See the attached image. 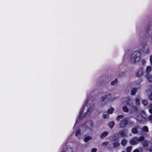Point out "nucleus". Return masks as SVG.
<instances>
[{"mask_svg":"<svg viewBox=\"0 0 152 152\" xmlns=\"http://www.w3.org/2000/svg\"><path fill=\"white\" fill-rule=\"evenodd\" d=\"M140 56L141 50H139L135 51L133 53L129 55L128 59L130 62L133 63H136L140 60Z\"/></svg>","mask_w":152,"mask_h":152,"instance_id":"nucleus-1","label":"nucleus"},{"mask_svg":"<svg viewBox=\"0 0 152 152\" xmlns=\"http://www.w3.org/2000/svg\"><path fill=\"white\" fill-rule=\"evenodd\" d=\"M127 134V132L124 129H123L115 134L113 138L115 140H116L121 137H123L126 136Z\"/></svg>","mask_w":152,"mask_h":152,"instance_id":"nucleus-2","label":"nucleus"},{"mask_svg":"<svg viewBox=\"0 0 152 152\" xmlns=\"http://www.w3.org/2000/svg\"><path fill=\"white\" fill-rule=\"evenodd\" d=\"M152 70V68L150 66H148L146 67V74L145 77L148 81L152 82V76H151L149 73L151 72Z\"/></svg>","mask_w":152,"mask_h":152,"instance_id":"nucleus-3","label":"nucleus"},{"mask_svg":"<svg viewBox=\"0 0 152 152\" xmlns=\"http://www.w3.org/2000/svg\"><path fill=\"white\" fill-rule=\"evenodd\" d=\"M106 99H108L110 101H112L115 99V98L112 96L110 94H108L102 96L100 98V101L103 102Z\"/></svg>","mask_w":152,"mask_h":152,"instance_id":"nucleus-4","label":"nucleus"},{"mask_svg":"<svg viewBox=\"0 0 152 152\" xmlns=\"http://www.w3.org/2000/svg\"><path fill=\"white\" fill-rule=\"evenodd\" d=\"M129 121V119L128 118H123L121 122L119 124L120 128H124L128 124Z\"/></svg>","mask_w":152,"mask_h":152,"instance_id":"nucleus-5","label":"nucleus"},{"mask_svg":"<svg viewBox=\"0 0 152 152\" xmlns=\"http://www.w3.org/2000/svg\"><path fill=\"white\" fill-rule=\"evenodd\" d=\"M130 143L131 144L134 145L137 144L139 142L138 138L135 137L132 138L130 141Z\"/></svg>","mask_w":152,"mask_h":152,"instance_id":"nucleus-6","label":"nucleus"},{"mask_svg":"<svg viewBox=\"0 0 152 152\" xmlns=\"http://www.w3.org/2000/svg\"><path fill=\"white\" fill-rule=\"evenodd\" d=\"M143 69L142 68H139L136 73V76L138 77L141 76L143 75Z\"/></svg>","mask_w":152,"mask_h":152,"instance_id":"nucleus-7","label":"nucleus"},{"mask_svg":"<svg viewBox=\"0 0 152 152\" xmlns=\"http://www.w3.org/2000/svg\"><path fill=\"white\" fill-rule=\"evenodd\" d=\"M150 144V142H148L147 140H145L143 142V145L144 148L145 150H148V146Z\"/></svg>","mask_w":152,"mask_h":152,"instance_id":"nucleus-8","label":"nucleus"},{"mask_svg":"<svg viewBox=\"0 0 152 152\" xmlns=\"http://www.w3.org/2000/svg\"><path fill=\"white\" fill-rule=\"evenodd\" d=\"M141 128L139 126H137L136 128H134L132 129V132L134 134H137V130Z\"/></svg>","mask_w":152,"mask_h":152,"instance_id":"nucleus-9","label":"nucleus"},{"mask_svg":"<svg viewBox=\"0 0 152 152\" xmlns=\"http://www.w3.org/2000/svg\"><path fill=\"white\" fill-rule=\"evenodd\" d=\"M128 99V98H127L126 97H123L121 99V102L122 103L126 104L127 101V100Z\"/></svg>","mask_w":152,"mask_h":152,"instance_id":"nucleus-10","label":"nucleus"},{"mask_svg":"<svg viewBox=\"0 0 152 152\" xmlns=\"http://www.w3.org/2000/svg\"><path fill=\"white\" fill-rule=\"evenodd\" d=\"M108 132H104L101 135L100 137L101 139L104 138L107 135Z\"/></svg>","mask_w":152,"mask_h":152,"instance_id":"nucleus-11","label":"nucleus"},{"mask_svg":"<svg viewBox=\"0 0 152 152\" xmlns=\"http://www.w3.org/2000/svg\"><path fill=\"white\" fill-rule=\"evenodd\" d=\"M92 137L91 136H88L86 137L84 140V141L85 142H87L88 140H91V139Z\"/></svg>","mask_w":152,"mask_h":152,"instance_id":"nucleus-12","label":"nucleus"},{"mask_svg":"<svg viewBox=\"0 0 152 152\" xmlns=\"http://www.w3.org/2000/svg\"><path fill=\"white\" fill-rule=\"evenodd\" d=\"M142 132H148V128L147 126H144L142 128Z\"/></svg>","mask_w":152,"mask_h":152,"instance_id":"nucleus-13","label":"nucleus"},{"mask_svg":"<svg viewBox=\"0 0 152 152\" xmlns=\"http://www.w3.org/2000/svg\"><path fill=\"white\" fill-rule=\"evenodd\" d=\"M120 145L119 143L117 141L114 143L113 144V147L114 148H116Z\"/></svg>","mask_w":152,"mask_h":152,"instance_id":"nucleus-14","label":"nucleus"},{"mask_svg":"<svg viewBox=\"0 0 152 152\" xmlns=\"http://www.w3.org/2000/svg\"><path fill=\"white\" fill-rule=\"evenodd\" d=\"M86 104H85V105H83L82 109H81V110H80V115H79V118H80L81 117V116H82V113L83 111V110H84V106H85V105H86Z\"/></svg>","mask_w":152,"mask_h":152,"instance_id":"nucleus-15","label":"nucleus"},{"mask_svg":"<svg viewBox=\"0 0 152 152\" xmlns=\"http://www.w3.org/2000/svg\"><path fill=\"white\" fill-rule=\"evenodd\" d=\"M137 91V89L136 88H133L131 91V94L132 95H134L135 94Z\"/></svg>","mask_w":152,"mask_h":152,"instance_id":"nucleus-16","label":"nucleus"},{"mask_svg":"<svg viewBox=\"0 0 152 152\" xmlns=\"http://www.w3.org/2000/svg\"><path fill=\"white\" fill-rule=\"evenodd\" d=\"M126 104L129 105H132V102L129 98H128V99L127 100Z\"/></svg>","mask_w":152,"mask_h":152,"instance_id":"nucleus-17","label":"nucleus"},{"mask_svg":"<svg viewBox=\"0 0 152 152\" xmlns=\"http://www.w3.org/2000/svg\"><path fill=\"white\" fill-rule=\"evenodd\" d=\"M127 142V140L125 139H123L122 140L121 142V144L123 145L124 146L126 144Z\"/></svg>","mask_w":152,"mask_h":152,"instance_id":"nucleus-18","label":"nucleus"},{"mask_svg":"<svg viewBox=\"0 0 152 152\" xmlns=\"http://www.w3.org/2000/svg\"><path fill=\"white\" fill-rule=\"evenodd\" d=\"M115 125V123L113 121H111L110 122L109 124V126L111 128H112L113 126Z\"/></svg>","mask_w":152,"mask_h":152,"instance_id":"nucleus-19","label":"nucleus"},{"mask_svg":"<svg viewBox=\"0 0 152 152\" xmlns=\"http://www.w3.org/2000/svg\"><path fill=\"white\" fill-rule=\"evenodd\" d=\"M122 109L125 112H127L129 111V109L126 106H124L123 107Z\"/></svg>","mask_w":152,"mask_h":152,"instance_id":"nucleus-20","label":"nucleus"},{"mask_svg":"<svg viewBox=\"0 0 152 152\" xmlns=\"http://www.w3.org/2000/svg\"><path fill=\"white\" fill-rule=\"evenodd\" d=\"M103 116L104 118H108L109 116V114L107 113H103Z\"/></svg>","mask_w":152,"mask_h":152,"instance_id":"nucleus-21","label":"nucleus"},{"mask_svg":"<svg viewBox=\"0 0 152 152\" xmlns=\"http://www.w3.org/2000/svg\"><path fill=\"white\" fill-rule=\"evenodd\" d=\"M114 110V108L113 107H111L110 108H109L107 110L108 112L110 113L111 114L112 113L113 111Z\"/></svg>","mask_w":152,"mask_h":152,"instance_id":"nucleus-22","label":"nucleus"},{"mask_svg":"<svg viewBox=\"0 0 152 152\" xmlns=\"http://www.w3.org/2000/svg\"><path fill=\"white\" fill-rule=\"evenodd\" d=\"M118 82V80L117 79H115L114 80L112 81L111 82V84L112 85H114L116 84Z\"/></svg>","mask_w":152,"mask_h":152,"instance_id":"nucleus-23","label":"nucleus"},{"mask_svg":"<svg viewBox=\"0 0 152 152\" xmlns=\"http://www.w3.org/2000/svg\"><path fill=\"white\" fill-rule=\"evenodd\" d=\"M142 103L144 105H146L148 104V102L147 100H142Z\"/></svg>","mask_w":152,"mask_h":152,"instance_id":"nucleus-24","label":"nucleus"},{"mask_svg":"<svg viewBox=\"0 0 152 152\" xmlns=\"http://www.w3.org/2000/svg\"><path fill=\"white\" fill-rule=\"evenodd\" d=\"M132 148L131 146H129L126 149V151L127 152H131Z\"/></svg>","mask_w":152,"mask_h":152,"instance_id":"nucleus-25","label":"nucleus"},{"mask_svg":"<svg viewBox=\"0 0 152 152\" xmlns=\"http://www.w3.org/2000/svg\"><path fill=\"white\" fill-rule=\"evenodd\" d=\"M124 116L122 115H119L117 116L116 120L117 121H119L120 119L123 118Z\"/></svg>","mask_w":152,"mask_h":152,"instance_id":"nucleus-26","label":"nucleus"},{"mask_svg":"<svg viewBox=\"0 0 152 152\" xmlns=\"http://www.w3.org/2000/svg\"><path fill=\"white\" fill-rule=\"evenodd\" d=\"M108 142L107 141H105V142H102L101 144V145L102 146L105 147L107 145H108Z\"/></svg>","mask_w":152,"mask_h":152,"instance_id":"nucleus-27","label":"nucleus"},{"mask_svg":"<svg viewBox=\"0 0 152 152\" xmlns=\"http://www.w3.org/2000/svg\"><path fill=\"white\" fill-rule=\"evenodd\" d=\"M80 134V130H77L75 133V135L78 137Z\"/></svg>","mask_w":152,"mask_h":152,"instance_id":"nucleus-28","label":"nucleus"},{"mask_svg":"<svg viewBox=\"0 0 152 152\" xmlns=\"http://www.w3.org/2000/svg\"><path fill=\"white\" fill-rule=\"evenodd\" d=\"M144 137L143 136H141L139 138H138V139L139 140V142L140 141H142L144 140Z\"/></svg>","mask_w":152,"mask_h":152,"instance_id":"nucleus-29","label":"nucleus"},{"mask_svg":"<svg viewBox=\"0 0 152 152\" xmlns=\"http://www.w3.org/2000/svg\"><path fill=\"white\" fill-rule=\"evenodd\" d=\"M135 103L136 105H139L140 104L139 100L138 99H136V100Z\"/></svg>","mask_w":152,"mask_h":152,"instance_id":"nucleus-30","label":"nucleus"},{"mask_svg":"<svg viewBox=\"0 0 152 152\" xmlns=\"http://www.w3.org/2000/svg\"><path fill=\"white\" fill-rule=\"evenodd\" d=\"M93 108L92 107L91 108H89L88 109H87V113H88V114H90V113L91 112V111H92Z\"/></svg>","mask_w":152,"mask_h":152,"instance_id":"nucleus-31","label":"nucleus"},{"mask_svg":"<svg viewBox=\"0 0 152 152\" xmlns=\"http://www.w3.org/2000/svg\"><path fill=\"white\" fill-rule=\"evenodd\" d=\"M141 117L140 116H139L138 117H136V119L139 121H141L142 120V119H141L140 118H141Z\"/></svg>","mask_w":152,"mask_h":152,"instance_id":"nucleus-32","label":"nucleus"},{"mask_svg":"<svg viewBox=\"0 0 152 152\" xmlns=\"http://www.w3.org/2000/svg\"><path fill=\"white\" fill-rule=\"evenodd\" d=\"M104 81H106L108 80V77L107 76H105L103 77Z\"/></svg>","mask_w":152,"mask_h":152,"instance_id":"nucleus-33","label":"nucleus"},{"mask_svg":"<svg viewBox=\"0 0 152 152\" xmlns=\"http://www.w3.org/2000/svg\"><path fill=\"white\" fill-rule=\"evenodd\" d=\"M141 63L142 65L146 63V61L144 59L141 60Z\"/></svg>","mask_w":152,"mask_h":152,"instance_id":"nucleus-34","label":"nucleus"},{"mask_svg":"<svg viewBox=\"0 0 152 152\" xmlns=\"http://www.w3.org/2000/svg\"><path fill=\"white\" fill-rule=\"evenodd\" d=\"M96 151H97L96 149L94 148H92L91 149V152H96Z\"/></svg>","mask_w":152,"mask_h":152,"instance_id":"nucleus-35","label":"nucleus"},{"mask_svg":"<svg viewBox=\"0 0 152 152\" xmlns=\"http://www.w3.org/2000/svg\"><path fill=\"white\" fill-rule=\"evenodd\" d=\"M148 107L149 109H152V104H149L148 106Z\"/></svg>","mask_w":152,"mask_h":152,"instance_id":"nucleus-36","label":"nucleus"},{"mask_svg":"<svg viewBox=\"0 0 152 152\" xmlns=\"http://www.w3.org/2000/svg\"><path fill=\"white\" fill-rule=\"evenodd\" d=\"M149 99L152 100V92L151 93L150 95L149 96Z\"/></svg>","mask_w":152,"mask_h":152,"instance_id":"nucleus-37","label":"nucleus"},{"mask_svg":"<svg viewBox=\"0 0 152 152\" xmlns=\"http://www.w3.org/2000/svg\"><path fill=\"white\" fill-rule=\"evenodd\" d=\"M150 62L152 65V56H151L150 57Z\"/></svg>","mask_w":152,"mask_h":152,"instance_id":"nucleus-38","label":"nucleus"},{"mask_svg":"<svg viewBox=\"0 0 152 152\" xmlns=\"http://www.w3.org/2000/svg\"><path fill=\"white\" fill-rule=\"evenodd\" d=\"M149 119L150 120L152 121V115H151L149 117Z\"/></svg>","mask_w":152,"mask_h":152,"instance_id":"nucleus-39","label":"nucleus"},{"mask_svg":"<svg viewBox=\"0 0 152 152\" xmlns=\"http://www.w3.org/2000/svg\"><path fill=\"white\" fill-rule=\"evenodd\" d=\"M133 152H139V151L138 149H136L134 150Z\"/></svg>","mask_w":152,"mask_h":152,"instance_id":"nucleus-40","label":"nucleus"},{"mask_svg":"<svg viewBox=\"0 0 152 152\" xmlns=\"http://www.w3.org/2000/svg\"><path fill=\"white\" fill-rule=\"evenodd\" d=\"M149 111L150 113H152V108L149 109Z\"/></svg>","mask_w":152,"mask_h":152,"instance_id":"nucleus-41","label":"nucleus"},{"mask_svg":"<svg viewBox=\"0 0 152 152\" xmlns=\"http://www.w3.org/2000/svg\"><path fill=\"white\" fill-rule=\"evenodd\" d=\"M149 49L148 48H147L146 51V53H149Z\"/></svg>","mask_w":152,"mask_h":152,"instance_id":"nucleus-42","label":"nucleus"},{"mask_svg":"<svg viewBox=\"0 0 152 152\" xmlns=\"http://www.w3.org/2000/svg\"><path fill=\"white\" fill-rule=\"evenodd\" d=\"M150 152H152V147L150 148Z\"/></svg>","mask_w":152,"mask_h":152,"instance_id":"nucleus-43","label":"nucleus"},{"mask_svg":"<svg viewBox=\"0 0 152 152\" xmlns=\"http://www.w3.org/2000/svg\"><path fill=\"white\" fill-rule=\"evenodd\" d=\"M69 152H72V150L71 149H70Z\"/></svg>","mask_w":152,"mask_h":152,"instance_id":"nucleus-44","label":"nucleus"},{"mask_svg":"<svg viewBox=\"0 0 152 152\" xmlns=\"http://www.w3.org/2000/svg\"><path fill=\"white\" fill-rule=\"evenodd\" d=\"M132 107L133 108H136V107H135V106H133Z\"/></svg>","mask_w":152,"mask_h":152,"instance_id":"nucleus-45","label":"nucleus"},{"mask_svg":"<svg viewBox=\"0 0 152 152\" xmlns=\"http://www.w3.org/2000/svg\"><path fill=\"white\" fill-rule=\"evenodd\" d=\"M92 125H93V124H92V123L91 122V126H92Z\"/></svg>","mask_w":152,"mask_h":152,"instance_id":"nucleus-46","label":"nucleus"}]
</instances>
